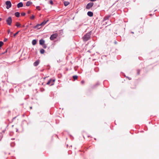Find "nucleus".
I'll list each match as a JSON object with an SVG mask.
<instances>
[{
  "label": "nucleus",
  "instance_id": "f257e3e1",
  "mask_svg": "<svg viewBox=\"0 0 159 159\" xmlns=\"http://www.w3.org/2000/svg\"><path fill=\"white\" fill-rule=\"evenodd\" d=\"M90 34L89 33H87L85 34L83 38V40L84 41H88L90 38Z\"/></svg>",
  "mask_w": 159,
  "mask_h": 159
},
{
  "label": "nucleus",
  "instance_id": "f03ea898",
  "mask_svg": "<svg viewBox=\"0 0 159 159\" xmlns=\"http://www.w3.org/2000/svg\"><path fill=\"white\" fill-rule=\"evenodd\" d=\"M6 22L7 25H11L12 23V20L11 17H9L7 19Z\"/></svg>",
  "mask_w": 159,
  "mask_h": 159
},
{
  "label": "nucleus",
  "instance_id": "7ed1b4c3",
  "mask_svg": "<svg viewBox=\"0 0 159 159\" xmlns=\"http://www.w3.org/2000/svg\"><path fill=\"white\" fill-rule=\"evenodd\" d=\"M58 36V34L57 33H55L54 34H52V35H51V37H50V39L51 40H53L57 38Z\"/></svg>",
  "mask_w": 159,
  "mask_h": 159
},
{
  "label": "nucleus",
  "instance_id": "20e7f679",
  "mask_svg": "<svg viewBox=\"0 0 159 159\" xmlns=\"http://www.w3.org/2000/svg\"><path fill=\"white\" fill-rule=\"evenodd\" d=\"M5 4L7 5L6 8L7 9H9L11 7V4L10 1H7L6 2Z\"/></svg>",
  "mask_w": 159,
  "mask_h": 159
},
{
  "label": "nucleus",
  "instance_id": "39448f33",
  "mask_svg": "<svg viewBox=\"0 0 159 159\" xmlns=\"http://www.w3.org/2000/svg\"><path fill=\"white\" fill-rule=\"evenodd\" d=\"M93 5V2L89 3L87 4L86 7V8L88 9H90L92 7Z\"/></svg>",
  "mask_w": 159,
  "mask_h": 159
},
{
  "label": "nucleus",
  "instance_id": "423d86ee",
  "mask_svg": "<svg viewBox=\"0 0 159 159\" xmlns=\"http://www.w3.org/2000/svg\"><path fill=\"white\" fill-rule=\"evenodd\" d=\"M49 20H47V21L44 20L43 22L41 23L40 24H38L36 25L35 27L37 28L40 25H44Z\"/></svg>",
  "mask_w": 159,
  "mask_h": 159
},
{
  "label": "nucleus",
  "instance_id": "0eeeda50",
  "mask_svg": "<svg viewBox=\"0 0 159 159\" xmlns=\"http://www.w3.org/2000/svg\"><path fill=\"white\" fill-rule=\"evenodd\" d=\"M23 4L22 2H20L18 3L17 5V7L18 8H19L20 7H23Z\"/></svg>",
  "mask_w": 159,
  "mask_h": 159
},
{
  "label": "nucleus",
  "instance_id": "6e6552de",
  "mask_svg": "<svg viewBox=\"0 0 159 159\" xmlns=\"http://www.w3.org/2000/svg\"><path fill=\"white\" fill-rule=\"evenodd\" d=\"M32 4V2L30 1H28L26 3V6L29 7Z\"/></svg>",
  "mask_w": 159,
  "mask_h": 159
},
{
  "label": "nucleus",
  "instance_id": "1a4fd4ad",
  "mask_svg": "<svg viewBox=\"0 0 159 159\" xmlns=\"http://www.w3.org/2000/svg\"><path fill=\"white\" fill-rule=\"evenodd\" d=\"M45 41L43 39H41L39 41V44L41 45H43L44 44Z\"/></svg>",
  "mask_w": 159,
  "mask_h": 159
},
{
  "label": "nucleus",
  "instance_id": "9d476101",
  "mask_svg": "<svg viewBox=\"0 0 159 159\" xmlns=\"http://www.w3.org/2000/svg\"><path fill=\"white\" fill-rule=\"evenodd\" d=\"M87 15L91 17L93 16V13L92 12L88 11L87 13Z\"/></svg>",
  "mask_w": 159,
  "mask_h": 159
},
{
  "label": "nucleus",
  "instance_id": "9b49d317",
  "mask_svg": "<svg viewBox=\"0 0 159 159\" xmlns=\"http://www.w3.org/2000/svg\"><path fill=\"white\" fill-rule=\"evenodd\" d=\"M39 63V60L36 61L34 63V65L35 66H37Z\"/></svg>",
  "mask_w": 159,
  "mask_h": 159
},
{
  "label": "nucleus",
  "instance_id": "f8f14e48",
  "mask_svg": "<svg viewBox=\"0 0 159 159\" xmlns=\"http://www.w3.org/2000/svg\"><path fill=\"white\" fill-rule=\"evenodd\" d=\"M15 16L17 17H19L20 16V14L19 12H16L15 13Z\"/></svg>",
  "mask_w": 159,
  "mask_h": 159
},
{
  "label": "nucleus",
  "instance_id": "ddd939ff",
  "mask_svg": "<svg viewBox=\"0 0 159 159\" xmlns=\"http://www.w3.org/2000/svg\"><path fill=\"white\" fill-rule=\"evenodd\" d=\"M37 43V41L36 40H33L32 41V44L33 45H35Z\"/></svg>",
  "mask_w": 159,
  "mask_h": 159
},
{
  "label": "nucleus",
  "instance_id": "4468645a",
  "mask_svg": "<svg viewBox=\"0 0 159 159\" xmlns=\"http://www.w3.org/2000/svg\"><path fill=\"white\" fill-rule=\"evenodd\" d=\"M69 4V2H68L65 1L64 2V4L65 6H67Z\"/></svg>",
  "mask_w": 159,
  "mask_h": 159
},
{
  "label": "nucleus",
  "instance_id": "2eb2a0df",
  "mask_svg": "<svg viewBox=\"0 0 159 159\" xmlns=\"http://www.w3.org/2000/svg\"><path fill=\"white\" fill-rule=\"evenodd\" d=\"M45 52V50L43 49H42L40 50V52L41 54H43Z\"/></svg>",
  "mask_w": 159,
  "mask_h": 159
},
{
  "label": "nucleus",
  "instance_id": "dca6fc26",
  "mask_svg": "<svg viewBox=\"0 0 159 159\" xmlns=\"http://www.w3.org/2000/svg\"><path fill=\"white\" fill-rule=\"evenodd\" d=\"M16 25L17 27H19L20 26V24L18 22H17L16 23Z\"/></svg>",
  "mask_w": 159,
  "mask_h": 159
},
{
  "label": "nucleus",
  "instance_id": "f3484780",
  "mask_svg": "<svg viewBox=\"0 0 159 159\" xmlns=\"http://www.w3.org/2000/svg\"><path fill=\"white\" fill-rule=\"evenodd\" d=\"M73 79H74V80H76L77 78H78V76H77V75H74L73 76Z\"/></svg>",
  "mask_w": 159,
  "mask_h": 159
},
{
  "label": "nucleus",
  "instance_id": "a211bd4d",
  "mask_svg": "<svg viewBox=\"0 0 159 159\" xmlns=\"http://www.w3.org/2000/svg\"><path fill=\"white\" fill-rule=\"evenodd\" d=\"M52 80L50 79L47 83L48 85H49L51 83H52Z\"/></svg>",
  "mask_w": 159,
  "mask_h": 159
},
{
  "label": "nucleus",
  "instance_id": "6ab92c4d",
  "mask_svg": "<svg viewBox=\"0 0 159 159\" xmlns=\"http://www.w3.org/2000/svg\"><path fill=\"white\" fill-rule=\"evenodd\" d=\"M55 79L52 80V84H51V85H52L54 84V83L55 81Z\"/></svg>",
  "mask_w": 159,
  "mask_h": 159
},
{
  "label": "nucleus",
  "instance_id": "aec40b11",
  "mask_svg": "<svg viewBox=\"0 0 159 159\" xmlns=\"http://www.w3.org/2000/svg\"><path fill=\"white\" fill-rule=\"evenodd\" d=\"M99 85V83H98L93 86V88H95L97 86H98Z\"/></svg>",
  "mask_w": 159,
  "mask_h": 159
},
{
  "label": "nucleus",
  "instance_id": "412c9836",
  "mask_svg": "<svg viewBox=\"0 0 159 159\" xmlns=\"http://www.w3.org/2000/svg\"><path fill=\"white\" fill-rule=\"evenodd\" d=\"M3 44V43L2 41H0V48L2 46Z\"/></svg>",
  "mask_w": 159,
  "mask_h": 159
},
{
  "label": "nucleus",
  "instance_id": "4be33fe9",
  "mask_svg": "<svg viewBox=\"0 0 159 159\" xmlns=\"http://www.w3.org/2000/svg\"><path fill=\"white\" fill-rule=\"evenodd\" d=\"M19 32V31H18L17 32H16V33H15V34H13L14 37H15L16 36V35H17L18 34Z\"/></svg>",
  "mask_w": 159,
  "mask_h": 159
},
{
  "label": "nucleus",
  "instance_id": "5701e85b",
  "mask_svg": "<svg viewBox=\"0 0 159 159\" xmlns=\"http://www.w3.org/2000/svg\"><path fill=\"white\" fill-rule=\"evenodd\" d=\"M110 17V16H106L104 18V19L105 20H107Z\"/></svg>",
  "mask_w": 159,
  "mask_h": 159
},
{
  "label": "nucleus",
  "instance_id": "b1692460",
  "mask_svg": "<svg viewBox=\"0 0 159 159\" xmlns=\"http://www.w3.org/2000/svg\"><path fill=\"white\" fill-rule=\"evenodd\" d=\"M34 15H32V16L31 17H30V19L32 20L34 19Z\"/></svg>",
  "mask_w": 159,
  "mask_h": 159
},
{
  "label": "nucleus",
  "instance_id": "393cba45",
  "mask_svg": "<svg viewBox=\"0 0 159 159\" xmlns=\"http://www.w3.org/2000/svg\"><path fill=\"white\" fill-rule=\"evenodd\" d=\"M42 46H43V47L44 48H47V46L45 44H44L43 45H42Z\"/></svg>",
  "mask_w": 159,
  "mask_h": 159
},
{
  "label": "nucleus",
  "instance_id": "a878e982",
  "mask_svg": "<svg viewBox=\"0 0 159 159\" xmlns=\"http://www.w3.org/2000/svg\"><path fill=\"white\" fill-rule=\"evenodd\" d=\"M36 8L38 10H39V11L40 10V7H39V6H37L36 7Z\"/></svg>",
  "mask_w": 159,
  "mask_h": 159
},
{
  "label": "nucleus",
  "instance_id": "bb28decb",
  "mask_svg": "<svg viewBox=\"0 0 159 159\" xmlns=\"http://www.w3.org/2000/svg\"><path fill=\"white\" fill-rule=\"evenodd\" d=\"M21 16H24L25 15V13L24 12H22L21 13Z\"/></svg>",
  "mask_w": 159,
  "mask_h": 159
},
{
  "label": "nucleus",
  "instance_id": "cd10ccee",
  "mask_svg": "<svg viewBox=\"0 0 159 159\" xmlns=\"http://www.w3.org/2000/svg\"><path fill=\"white\" fill-rule=\"evenodd\" d=\"M50 3L52 5L53 4V2L52 0H50Z\"/></svg>",
  "mask_w": 159,
  "mask_h": 159
},
{
  "label": "nucleus",
  "instance_id": "c85d7f7f",
  "mask_svg": "<svg viewBox=\"0 0 159 159\" xmlns=\"http://www.w3.org/2000/svg\"><path fill=\"white\" fill-rule=\"evenodd\" d=\"M81 83L82 84H83L84 83V80H82L81 81Z\"/></svg>",
  "mask_w": 159,
  "mask_h": 159
},
{
  "label": "nucleus",
  "instance_id": "c756f323",
  "mask_svg": "<svg viewBox=\"0 0 159 159\" xmlns=\"http://www.w3.org/2000/svg\"><path fill=\"white\" fill-rule=\"evenodd\" d=\"M7 39H6V38H5L4 39V42H6V41H7Z\"/></svg>",
  "mask_w": 159,
  "mask_h": 159
},
{
  "label": "nucleus",
  "instance_id": "7c9ffc66",
  "mask_svg": "<svg viewBox=\"0 0 159 159\" xmlns=\"http://www.w3.org/2000/svg\"><path fill=\"white\" fill-rule=\"evenodd\" d=\"M140 72V70H138V75H139V74Z\"/></svg>",
  "mask_w": 159,
  "mask_h": 159
},
{
  "label": "nucleus",
  "instance_id": "2f4dec72",
  "mask_svg": "<svg viewBox=\"0 0 159 159\" xmlns=\"http://www.w3.org/2000/svg\"><path fill=\"white\" fill-rule=\"evenodd\" d=\"M10 32H10V30H8V34H9L10 33Z\"/></svg>",
  "mask_w": 159,
  "mask_h": 159
},
{
  "label": "nucleus",
  "instance_id": "473e14b6",
  "mask_svg": "<svg viewBox=\"0 0 159 159\" xmlns=\"http://www.w3.org/2000/svg\"><path fill=\"white\" fill-rule=\"evenodd\" d=\"M31 12V11H28V14H30Z\"/></svg>",
  "mask_w": 159,
  "mask_h": 159
},
{
  "label": "nucleus",
  "instance_id": "72a5a7b5",
  "mask_svg": "<svg viewBox=\"0 0 159 159\" xmlns=\"http://www.w3.org/2000/svg\"><path fill=\"white\" fill-rule=\"evenodd\" d=\"M91 1H96V0H90Z\"/></svg>",
  "mask_w": 159,
  "mask_h": 159
},
{
  "label": "nucleus",
  "instance_id": "f704fd0d",
  "mask_svg": "<svg viewBox=\"0 0 159 159\" xmlns=\"http://www.w3.org/2000/svg\"><path fill=\"white\" fill-rule=\"evenodd\" d=\"M12 34V32H10V34L11 35Z\"/></svg>",
  "mask_w": 159,
  "mask_h": 159
},
{
  "label": "nucleus",
  "instance_id": "c9c22d12",
  "mask_svg": "<svg viewBox=\"0 0 159 159\" xmlns=\"http://www.w3.org/2000/svg\"><path fill=\"white\" fill-rule=\"evenodd\" d=\"M7 52V50H6V51H5V52H4V53H3V54L4 53H5L6 52Z\"/></svg>",
  "mask_w": 159,
  "mask_h": 159
},
{
  "label": "nucleus",
  "instance_id": "e433bc0d",
  "mask_svg": "<svg viewBox=\"0 0 159 159\" xmlns=\"http://www.w3.org/2000/svg\"><path fill=\"white\" fill-rule=\"evenodd\" d=\"M2 19L1 18H0V21L2 20Z\"/></svg>",
  "mask_w": 159,
  "mask_h": 159
},
{
  "label": "nucleus",
  "instance_id": "4c0bfd02",
  "mask_svg": "<svg viewBox=\"0 0 159 159\" xmlns=\"http://www.w3.org/2000/svg\"><path fill=\"white\" fill-rule=\"evenodd\" d=\"M131 33H132V34H134V32H131Z\"/></svg>",
  "mask_w": 159,
  "mask_h": 159
},
{
  "label": "nucleus",
  "instance_id": "58836bf2",
  "mask_svg": "<svg viewBox=\"0 0 159 159\" xmlns=\"http://www.w3.org/2000/svg\"><path fill=\"white\" fill-rule=\"evenodd\" d=\"M30 108L31 109H32V107H30Z\"/></svg>",
  "mask_w": 159,
  "mask_h": 159
}]
</instances>
